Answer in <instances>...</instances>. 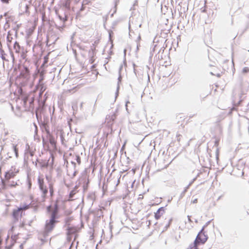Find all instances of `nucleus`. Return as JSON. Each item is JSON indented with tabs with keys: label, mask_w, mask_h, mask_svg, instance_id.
I'll use <instances>...</instances> for the list:
<instances>
[{
	"label": "nucleus",
	"mask_w": 249,
	"mask_h": 249,
	"mask_svg": "<svg viewBox=\"0 0 249 249\" xmlns=\"http://www.w3.org/2000/svg\"><path fill=\"white\" fill-rule=\"evenodd\" d=\"M197 198H196L193 201V203H197Z\"/></svg>",
	"instance_id": "22"
},
{
	"label": "nucleus",
	"mask_w": 249,
	"mask_h": 249,
	"mask_svg": "<svg viewBox=\"0 0 249 249\" xmlns=\"http://www.w3.org/2000/svg\"><path fill=\"white\" fill-rule=\"evenodd\" d=\"M76 160L79 164H80L81 163V159L79 156H76Z\"/></svg>",
	"instance_id": "19"
},
{
	"label": "nucleus",
	"mask_w": 249,
	"mask_h": 249,
	"mask_svg": "<svg viewBox=\"0 0 249 249\" xmlns=\"http://www.w3.org/2000/svg\"><path fill=\"white\" fill-rule=\"evenodd\" d=\"M47 209L49 213L50 219L46 222L45 231L46 232H50L53 229L55 224L57 222L56 219L58 218V209L57 205L56 204L54 207L49 206Z\"/></svg>",
	"instance_id": "1"
},
{
	"label": "nucleus",
	"mask_w": 249,
	"mask_h": 249,
	"mask_svg": "<svg viewBox=\"0 0 249 249\" xmlns=\"http://www.w3.org/2000/svg\"><path fill=\"white\" fill-rule=\"evenodd\" d=\"M14 226H13V227L11 228V230H10V232H13V231H14Z\"/></svg>",
	"instance_id": "23"
},
{
	"label": "nucleus",
	"mask_w": 249,
	"mask_h": 249,
	"mask_svg": "<svg viewBox=\"0 0 249 249\" xmlns=\"http://www.w3.org/2000/svg\"><path fill=\"white\" fill-rule=\"evenodd\" d=\"M120 179H118V181H117V183L116 185H117H117H119V184L120 183Z\"/></svg>",
	"instance_id": "25"
},
{
	"label": "nucleus",
	"mask_w": 249,
	"mask_h": 249,
	"mask_svg": "<svg viewBox=\"0 0 249 249\" xmlns=\"http://www.w3.org/2000/svg\"><path fill=\"white\" fill-rule=\"evenodd\" d=\"M70 2L71 0H67L65 4L66 8L68 9H70Z\"/></svg>",
	"instance_id": "15"
},
{
	"label": "nucleus",
	"mask_w": 249,
	"mask_h": 249,
	"mask_svg": "<svg viewBox=\"0 0 249 249\" xmlns=\"http://www.w3.org/2000/svg\"><path fill=\"white\" fill-rule=\"evenodd\" d=\"M9 187L7 185V182L5 180L0 182V192L3 190L6 189Z\"/></svg>",
	"instance_id": "8"
},
{
	"label": "nucleus",
	"mask_w": 249,
	"mask_h": 249,
	"mask_svg": "<svg viewBox=\"0 0 249 249\" xmlns=\"http://www.w3.org/2000/svg\"><path fill=\"white\" fill-rule=\"evenodd\" d=\"M14 49L15 52L17 53H19L20 52V46L18 42H15L14 44Z\"/></svg>",
	"instance_id": "9"
},
{
	"label": "nucleus",
	"mask_w": 249,
	"mask_h": 249,
	"mask_svg": "<svg viewBox=\"0 0 249 249\" xmlns=\"http://www.w3.org/2000/svg\"><path fill=\"white\" fill-rule=\"evenodd\" d=\"M38 183L40 190L42 192V201H45L48 193V188L45 184L44 178L40 177L38 178Z\"/></svg>",
	"instance_id": "5"
},
{
	"label": "nucleus",
	"mask_w": 249,
	"mask_h": 249,
	"mask_svg": "<svg viewBox=\"0 0 249 249\" xmlns=\"http://www.w3.org/2000/svg\"><path fill=\"white\" fill-rule=\"evenodd\" d=\"M19 172V169L16 166H12L11 168L6 172L5 175V181L7 182V185L10 187L16 186L18 184L16 181H10V179L14 178Z\"/></svg>",
	"instance_id": "2"
},
{
	"label": "nucleus",
	"mask_w": 249,
	"mask_h": 249,
	"mask_svg": "<svg viewBox=\"0 0 249 249\" xmlns=\"http://www.w3.org/2000/svg\"><path fill=\"white\" fill-rule=\"evenodd\" d=\"M3 234V231L2 230H0V241H2V236Z\"/></svg>",
	"instance_id": "18"
},
{
	"label": "nucleus",
	"mask_w": 249,
	"mask_h": 249,
	"mask_svg": "<svg viewBox=\"0 0 249 249\" xmlns=\"http://www.w3.org/2000/svg\"><path fill=\"white\" fill-rule=\"evenodd\" d=\"M15 244L14 239H13L9 236L8 235L7 238L5 240V248L6 249H10Z\"/></svg>",
	"instance_id": "6"
},
{
	"label": "nucleus",
	"mask_w": 249,
	"mask_h": 249,
	"mask_svg": "<svg viewBox=\"0 0 249 249\" xmlns=\"http://www.w3.org/2000/svg\"><path fill=\"white\" fill-rule=\"evenodd\" d=\"M187 249H198V248H196L195 246H192L191 245L187 248Z\"/></svg>",
	"instance_id": "20"
},
{
	"label": "nucleus",
	"mask_w": 249,
	"mask_h": 249,
	"mask_svg": "<svg viewBox=\"0 0 249 249\" xmlns=\"http://www.w3.org/2000/svg\"><path fill=\"white\" fill-rule=\"evenodd\" d=\"M49 191L51 196H52L53 195V187L52 184H49Z\"/></svg>",
	"instance_id": "11"
},
{
	"label": "nucleus",
	"mask_w": 249,
	"mask_h": 249,
	"mask_svg": "<svg viewBox=\"0 0 249 249\" xmlns=\"http://www.w3.org/2000/svg\"><path fill=\"white\" fill-rule=\"evenodd\" d=\"M75 89H76V87L75 88H73V89H67V90H66L64 91V93L66 94H68L69 93H74L76 90H75Z\"/></svg>",
	"instance_id": "10"
},
{
	"label": "nucleus",
	"mask_w": 249,
	"mask_h": 249,
	"mask_svg": "<svg viewBox=\"0 0 249 249\" xmlns=\"http://www.w3.org/2000/svg\"><path fill=\"white\" fill-rule=\"evenodd\" d=\"M10 0H1V1L3 2V3H8L9 2V1Z\"/></svg>",
	"instance_id": "21"
},
{
	"label": "nucleus",
	"mask_w": 249,
	"mask_h": 249,
	"mask_svg": "<svg viewBox=\"0 0 249 249\" xmlns=\"http://www.w3.org/2000/svg\"><path fill=\"white\" fill-rule=\"evenodd\" d=\"M75 194H76V192H75V190H72L71 192L70 195H69V201L72 200V199L71 198Z\"/></svg>",
	"instance_id": "12"
},
{
	"label": "nucleus",
	"mask_w": 249,
	"mask_h": 249,
	"mask_svg": "<svg viewBox=\"0 0 249 249\" xmlns=\"http://www.w3.org/2000/svg\"><path fill=\"white\" fill-rule=\"evenodd\" d=\"M67 20V18H66V17H65V19H64V21H66Z\"/></svg>",
	"instance_id": "28"
},
{
	"label": "nucleus",
	"mask_w": 249,
	"mask_h": 249,
	"mask_svg": "<svg viewBox=\"0 0 249 249\" xmlns=\"http://www.w3.org/2000/svg\"><path fill=\"white\" fill-rule=\"evenodd\" d=\"M45 58L46 59H45V61L44 63H47V61H48V60H47V59H48V58L45 57Z\"/></svg>",
	"instance_id": "26"
},
{
	"label": "nucleus",
	"mask_w": 249,
	"mask_h": 249,
	"mask_svg": "<svg viewBox=\"0 0 249 249\" xmlns=\"http://www.w3.org/2000/svg\"><path fill=\"white\" fill-rule=\"evenodd\" d=\"M1 57H2V59L3 60H4V59H5V57H4V56H3V55L1 56Z\"/></svg>",
	"instance_id": "27"
},
{
	"label": "nucleus",
	"mask_w": 249,
	"mask_h": 249,
	"mask_svg": "<svg viewBox=\"0 0 249 249\" xmlns=\"http://www.w3.org/2000/svg\"><path fill=\"white\" fill-rule=\"evenodd\" d=\"M30 208V204H24L22 206L12 212V218L14 222H16L21 219L22 216L23 211H25Z\"/></svg>",
	"instance_id": "3"
},
{
	"label": "nucleus",
	"mask_w": 249,
	"mask_h": 249,
	"mask_svg": "<svg viewBox=\"0 0 249 249\" xmlns=\"http://www.w3.org/2000/svg\"><path fill=\"white\" fill-rule=\"evenodd\" d=\"M165 210L164 207L160 208L158 211L155 213L154 216L156 220L160 219L161 217L165 213Z\"/></svg>",
	"instance_id": "7"
},
{
	"label": "nucleus",
	"mask_w": 249,
	"mask_h": 249,
	"mask_svg": "<svg viewBox=\"0 0 249 249\" xmlns=\"http://www.w3.org/2000/svg\"><path fill=\"white\" fill-rule=\"evenodd\" d=\"M107 136H108V134H107V135H106V137H107Z\"/></svg>",
	"instance_id": "29"
},
{
	"label": "nucleus",
	"mask_w": 249,
	"mask_h": 249,
	"mask_svg": "<svg viewBox=\"0 0 249 249\" xmlns=\"http://www.w3.org/2000/svg\"><path fill=\"white\" fill-rule=\"evenodd\" d=\"M242 72L244 73L249 72V68L245 67L243 69Z\"/></svg>",
	"instance_id": "17"
},
{
	"label": "nucleus",
	"mask_w": 249,
	"mask_h": 249,
	"mask_svg": "<svg viewBox=\"0 0 249 249\" xmlns=\"http://www.w3.org/2000/svg\"><path fill=\"white\" fill-rule=\"evenodd\" d=\"M13 148L14 149V152L15 153L16 156L17 157L18 156V149L17 148V145L13 144Z\"/></svg>",
	"instance_id": "13"
},
{
	"label": "nucleus",
	"mask_w": 249,
	"mask_h": 249,
	"mask_svg": "<svg viewBox=\"0 0 249 249\" xmlns=\"http://www.w3.org/2000/svg\"><path fill=\"white\" fill-rule=\"evenodd\" d=\"M18 234H14V235H12L11 236V238H12L13 239H14V241H15V243L16 242L17 239H18Z\"/></svg>",
	"instance_id": "14"
},
{
	"label": "nucleus",
	"mask_w": 249,
	"mask_h": 249,
	"mask_svg": "<svg viewBox=\"0 0 249 249\" xmlns=\"http://www.w3.org/2000/svg\"><path fill=\"white\" fill-rule=\"evenodd\" d=\"M208 239V236L205 234L204 232V229L203 228L201 231L198 233L194 241V243L191 245L197 248V246L200 244H204Z\"/></svg>",
	"instance_id": "4"
},
{
	"label": "nucleus",
	"mask_w": 249,
	"mask_h": 249,
	"mask_svg": "<svg viewBox=\"0 0 249 249\" xmlns=\"http://www.w3.org/2000/svg\"><path fill=\"white\" fill-rule=\"evenodd\" d=\"M172 221V218H170L168 220V223L165 226L166 229H167L168 227H169V226H170V225L171 224Z\"/></svg>",
	"instance_id": "16"
},
{
	"label": "nucleus",
	"mask_w": 249,
	"mask_h": 249,
	"mask_svg": "<svg viewBox=\"0 0 249 249\" xmlns=\"http://www.w3.org/2000/svg\"><path fill=\"white\" fill-rule=\"evenodd\" d=\"M25 71H26V73H27V74H29V70L28 69V68H25Z\"/></svg>",
	"instance_id": "24"
}]
</instances>
